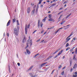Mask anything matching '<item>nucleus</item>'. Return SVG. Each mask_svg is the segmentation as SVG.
<instances>
[{"mask_svg": "<svg viewBox=\"0 0 77 77\" xmlns=\"http://www.w3.org/2000/svg\"><path fill=\"white\" fill-rule=\"evenodd\" d=\"M30 27V24H29L28 25H27V24H26V27H25V34H27V29H29V27Z\"/></svg>", "mask_w": 77, "mask_h": 77, "instance_id": "nucleus-1", "label": "nucleus"}, {"mask_svg": "<svg viewBox=\"0 0 77 77\" xmlns=\"http://www.w3.org/2000/svg\"><path fill=\"white\" fill-rule=\"evenodd\" d=\"M14 32L15 35H16V36H17V35H18V30H17V28H14Z\"/></svg>", "mask_w": 77, "mask_h": 77, "instance_id": "nucleus-2", "label": "nucleus"}, {"mask_svg": "<svg viewBox=\"0 0 77 77\" xmlns=\"http://www.w3.org/2000/svg\"><path fill=\"white\" fill-rule=\"evenodd\" d=\"M46 63H47V62L42 63L40 65V68H42V66H43V65H44L46 64Z\"/></svg>", "mask_w": 77, "mask_h": 77, "instance_id": "nucleus-3", "label": "nucleus"}, {"mask_svg": "<svg viewBox=\"0 0 77 77\" xmlns=\"http://www.w3.org/2000/svg\"><path fill=\"white\" fill-rule=\"evenodd\" d=\"M63 50H61V51H60L58 54V56H59L60 54H61L62 53V52H63Z\"/></svg>", "mask_w": 77, "mask_h": 77, "instance_id": "nucleus-4", "label": "nucleus"}, {"mask_svg": "<svg viewBox=\"0 0 77 77\" xmlns=\"http://www.w3.org/2000/svg\"><path fill=\"white\" fill-rule=\"evenodd\" d=\"M30 8L29 7L28 8V10L27 11V12L28 14H29V13H30Z\"/></svg>", "mask_w": 77, "mask_h": 77, "instance_id": "nucleus-5", "label": "nucleus"}, {"mask_svg": "<svg viewBox=\"0 0 77 77\" xmlns=\"http://www.w3.org/2000/svg\"><path fill=\"white\" fill-rule=\"evenodd\" d=\"M52 56H50L48 58L46 59L45 60V61H47V60H48L50 59L52 57Z\"/></svg>", "mask_w": 77, "mask_h": 77, "instance_id": "nucleus-6", "label": "nucleus"}, {"mask_svg": "<svg viewBox=\"0 0 77 77\" xmlns=\"http://www.w3.org/2000/svg\"><path fill=\"white\" fill-rule=\"evenodd\" d=\"M10 23H11V20H9V21H8V22L7 24V26H9Z\"/></svg>", "mask_w": 77, "mask_h": 77, "instance_id": "nucleus-7", "label": "nucleus"}, {"mask_svg": "<svg viewBox=\"0 0 77 77\" xmlns=\"http://www.w3.org/2000/svg\"><path fill=\"white\" fill-rule=\"evenodd\" d=\"M26 51L27 54H29L30 53V51H29V49H26Z\"/></svg>", "mask_w": 77, "mask_h": 77, "instance_id": "nucleus-8", "label": "nucleus"}, {"mask_svg": "<svg viewBox=\"0 0 77 77\" xmlns=\"http://www.w3.org/2000/svg\"><path fill=\"white\" fill-rule=\"evenodd\" d=\"M15 17L14 16V19H13V23H14L16 21V20L15 19Z\"/></svg>", "mask_w": 77, "mask_h": 77, "instance_id": "nucleus-9", "label": "nucleus"}, {"mask_svg": "<svg viewBox=\"0 0 77 77\" xmlns=\"http://www.w3.org/2000/svg\"><path fill=\"white\" fill-rule=\"evenodd\" d=\"M77 66V64L75 63L74 64V66L73 67V69H75V68H76Z\"/></svg>", "mask_w": 77, "mask_h": 77, "instance_id": "nucleus-10", "label": "nucleus"}, {"mask_svg": "<svg viewBox=\"0 0 77 77\" xmlns=\"http://www.w3.org/2000/svg\"><path fill=\"white\" fill-rule=\"evenodd\" d=\"M26 38L25 37H24V38H23V43H24V42H26Z\"/></svg>", "mask_w": 77, "mask_h": 77, "instance_id": "nucleus-11", "label": "nucleus"}, {"mask_svg": "<svg viewBox=\"0 0 77 77\" xmlns=\"http://www.w3.org/2000/svg\"><path fill=\"white\" fill-rule=\"evenodd\" d=\"M38 26L39 27L40 26V20H38Z\"/></svg>", "mask_w": 77, "mask_h": 77, "instance_id": "nucleus-12", "label": "nucleus"}, {"mask_svg": "<svg viewBox=\"0 0 77 77\" xmlns=\"http://www.w3.org/2000/svg\"><path fill=\"white\" fill-rule=\"evenodd\" d=\"M70 39H71V38H67V39H66V42H65V44H66V43L67 42H68V41H69V40H70Z\"/></svg>", "mask_w": 77, "mask_h": 77, "instance_id": "nucleus-13", "label": "nucleus"}, {"mask_svg": "<svg viewBox=\"0 0 77 77\" xmlns=\"http://www.w3.org/2000/svg\"><path fill=\"white\" fill-rule=\"evenodd\" d=\"M48 21H54V19L52 18H50L48 20Z\"/></svg>", "mask_w": 77, "mask_h": 77, "instance_id": "nucleus-14", "label": "nucleus"}, {"mask_svg": "<svg viewBox=\"0 0 77 77\" xmlns=\"http://www.w3.org/2000/svg\"><path fill=\"white\" fill-rule=\"evenodd\" d=\"M73 60H77V59H76V58H75V55L74 56L73 58Z\"/></svg>", "mask_w": 77, "mask_h": 77, "instance_id": "nucleus-15", "label": "nucleus"}, {"mask_svg": "<svg viewBox=\"0 0 77 77\" xmlns=\"http://www.w3.org/2000/svg\"><path fill=\"white\" fill-rule=\"evenodd\" d=\"M33 67V66H31L29 69H28V70H31L32 68Z\"/></svg>", "mask_w": 77, "mask_h": 77, "instance_id": "nucleus-16", "label": "nucleus"}, {"mask_svg": "<svg viewBox=\"0 0 77 77\" xmlns=\"http://www.w3.org/2000/svg\"><path fill=\"white\" fill-rule=\"evenodd\" d=\"M30 75L32 77H35V76L33 75L32 74V73H30Z\"/></svg>", "mask_w": 77, "mask_h": 77, "instance_id": "nucleus-17", "label": "nucleus"}, {"mask_svg": "<svg viewBox=\"0 0 77 77\" xmlns=\"http://www.w3.org/2000/svg\"><path fill=\"white\" fill-rule=\"evenodd\" d=\"M30 45H32V39H31V40H30Z\"/></svg>", "mask_w": 77, "mask_h": 77, "instance_id": "nucleus-18", "label": "nucleus"}, {"mask_svg": "<svg viewBox=\"0 0 77 77\" xmlns=\"http://www.w3.org/2000/svg\"><path fill=\"white\" fill-rule=\"evenodd\" d=\"M8 70L9 72H11V69H10V66L9 65L8 66Z\"/></svg>", "mask_w": 77, "mask_h": 77, "instance_id": "nucleus-19", "label": "nucleus"}, {"mask_svg": "<svg viewBox=\"0 0 77 77\" xmlns=\"http://www.w3.org/2000/svg\"><path fill=\"white\" fill-rule=\"evenodd\" d=\"M72 35V34H71L66 38V39H68V38H69Z\"/></svg>", "mask_w": 77, "mask_h": 77, "instance_id": "nucleus-20", "label": "nucleus"}, {"mask_svg": "<svg viewBox=\"0 0 77 77\" xmlns=\"http://www.w3.org/2000/svg\"><path fill=\"white\" fill-rule=\"evenodd\" d=\"M65 22V21H63V22H62L60 24H61V25H62V24H64V23Z\"/></svg>", "mask_w": 77, "mask_h": 77, "instance_id": "nucleus-21", "label": "nucleus"}, {"mask_svg": "<svg viewBox=\"0 0 77 77\" xmlns=\"http://www.w3.org/2000/svg\"><path fill=\"white\" fill-rule=\"evenodd\" d=\"M59 50H57L54 53H53V54H56V53H57V52H58V51H59Z\"/></svg>", "mask_w": 77, "mask_h": 77, "instance_id": "nucleus-22", "label": "nucleus"}, {"mask_svg": "<svg viewBox=\"0 0 77 77\" xmlns=\"http://www.w3.org/2000/svg\"><path fill=\"white\" fill-rule=\"evenodd\" d=\"M52 16V15L51 14H49L48 17L49 18H51V17Z\"/></svg>", "mask_w": 77, "mask_h": 77, "instance_id": "nucleus-23", "label": "nucleus"}, {"mask_svg": "<svg viewBox=\"0 0 77 77\" xmlns=\"http://www.w3.org/2000/svg\"><path fill=\"white\" fill-rule=\"evenodd\" d=\"M69 45V44H68V43H67L66 45V47H68Z\"/></svg>", "mask_w": 77, "mask_h": 77, "instance_id": "nucleus-24", "label": "nucleus"}, {"mask_svg": "<svg viewBox=\"0 0 77 77\" xmlns=\"http://www.w3.org/2000/svg\"><path fill=\"white\" fill-rule=\"evenodd\" d=\"M75 54H77V47L75 48Z\"/></svg>", "mask_w": 77, "mask_h": 77, "instance_id": "nucleus-25", "label": "nucleus"}, {"mask_svg": "<svg viewBox=\"0 0 77 77\" xmlns=\"http://www.w3.org/2000/svg\"><path fill=\"white\" fill-rule=\"evenodd\" d=\"M42 0H39V2H38L39 4H41V1Z\"/></svg>", "mask_w": 77, "mask_h": 77, "instance_id": "nucleus-26", "label": "nucleus"}, {"mask_svg": "<svg viewBox=\"0 0 77 77\" xmlns=\"http://www.w3.org/2000/svg\"><path fill=\"white\" fill-rule=\"evenodd\" d=\"M35 9H34L32 10V13H33V14H34V12H35Z\"/></svg>", "mask_w": 77, "mask_h": 77, "instance_id": "nucleus-27", "label": "nucleus"}, {"mask_svg": "<svg viewBox=\"0 0 77 77\" xmlns=\"http://www.w3.org/2000/svg\"><path fill=\"white\" fill-rule=\"evenodd\" d=\"M70 48H69V47H68L66 49V51L68 50H69V49Z\"/></svg>", "mask_w": 77, "mask_h": 77, "instance_id": "nucleus-28", "label": "nucleus"}, {"mask_svg": "<svg viewBox=\"0 0 77 77\" xmlns=\"http://www.w3.org/2000/svg\"><path fill=\"white\" fill-rule=\"evenodd\" d=\"M73 77H77V75H73Z\"/></svg>", "mask_w": 77, "mask_h": 77, "instance_id": "nucleus-29", "label": "nucleus"}, {"mask_svg": "<svg viewBox=\"0 0 77 77\" xmlns=\"http://www.w3.org/2000/svg\"><path fill=\"white\" fill-rule=\"evenodd\" d=\"M71 14H72V13H70L69 14H68V15H67V16H68V17H69L70 16V15H71Z\"/></svg>", "mask_w": 77, "mask_h": 77, "instance_id": "nucleus-30", "label": "nucleus"}, {"mask_svg": "<svg viewBox=\"0 0 77 77\" xmlns=\"http://www.w3.org/2000/svg\"><path fill=\"white\" fill-rule=\"evenodd\" d=\"M42 21H44V22H45V21H46V19H44L42 20Z\"/></svg>", "mask_w": 77, "mask_h": 77, "instance_id": "nucleus-31", "label": "nucleus"}, {"mask_svg": "<svg viewBox=\"0 0 77 77\" xmlns=\"http://www.w3.org/2000/svg\"><path fill=\"white\" fill-rule=\"evenodd\" d=\"M59 30H60L59 29L55 33H57V32H59Z\"/></svg>", "mask_w": 77, "mask_h": 77, "instance_id": "nucleus-32", "label": "nucleus"}, {"mask_svg": "<svg viewBox=\"0 0 77 77\" xmlns=\"http://www.w3.org/2000/svg\"><path fill=\"white\" fill-rule=\"evenodd\" d=\"M27 47H29V45H27L25 47V49L27 48Z\"/></svg>", "mask_w": 77, "mask_h": 77, "instance_id": "nucleus-33", "label": "nucleus"}, {"mask_svg": "<svg viewBox=\"0 0 77 77\" xmlns=\"http://www.w3.org/2000/svg\"><path fill=\"white\" fill-rule=\"evenodd\" d=\"M42 25H43V24H42V23H40V26L41 27H42Z\"/></svg>", "mask_w": 77, "mask_h": 77, "instance_id": "nucleus-34", "label": "nucleus"}, {"mask_svg": "<svg viewBox=\"0 0 77 77\" xmlns=\"http://www.w3.org/2000/svg\"><path fill=\"white\" fill-rule=\"evenodd\" d=\"M55 70L54 69L52 71V72L51 73V74H53V72H54V71Z\"/></svg>", "mask_w": 77, "mask_h": 77, "instance_id": "nucleus-35", "label": "nucleus"}, {"mask_svg": "<svg viewBox=\"0 0 77 77\" xmlns=\"http://www.w3.org/2000/svg\"><path fill=\"white\" fill-rule=\"evenodd\" d=\"M64 74V71H63V72H62L61 73V74L62 75H63V74Z\"/></svg>", "mask_w": 77, "mask_h": 77, "instance_id": "nucleus-36", "label": "nucleus"}, {"mask_svg": "<svg viewBox=\"0 0 77 77\" xmlns=\"http://www.w3.org/2000/svg\"><path fill=\"white\" fill-rule=\"evenodd\" d=\"M61 67H62V65H60L58 66V68L59 69L60 68H61Z\"/></svg>", "mask_w": 77, "mask_h": 77, "instance_id": "nucleus-37", "label": "nucleus"}, {"mask_svg": "<svg viewBox=\"0 0 77 77\" xmlns=\"http://www.w3.org/2000/svg\"><path fill=\"white\" fill-rule=\"evenodd\" d=\"M63 9V8H61L59 9V10H62V9Z\"/></svg>", "mask_w": 77, "mask_h": 77, "instance_id": "nucleus-38", "label": "nucleus"}, {"mask_svg": "<svg viewBox=\"0 0 77 77\" xmlns=\"http://www.w3.org/2000/svg\"><path fill=\"white\" fill-rule=\"evenodd\" d=\"M72 63V61H70V66H71V63Z\"/></svg>", "mask_w": 77, "mask_h": 77, "instance_id": "nucleus-39", "label": "nucleus"}, {"mask_svg": "<svg viewBox=\"0 0 77 77\" xmlns=\"http://www.w3.org/2000/svg\"><path fill=\"white\" fill-rule=\"evenodd\" d=\"M17 65H18V66H20V63H17Z\"/></svg>", "mask_w": 77, "mask_h": 77, "instance_id": "nucleus-40", "label": "nucleus"}, {"mask_svg": "<svg viewBox=\"0 0 77 77\" xmlns=\"http://www.w3.org/2000/svg\"><path fill=\"white\" fill-rule=\"evenodd\" d=\"M29 39H28L27 41H30V36H29Z\"/></svg>", "mask_w": 77, "mask_h": 77, "instance_id": "nucleus-41", "label": "nucleus"}, {"mask_svg": "<svg viewBox=\"0 0 77 77\" xmlns=\"http://www.w3.org/2000/svg\"><path fill=\"white\" fill-rule=\"evenodd\" d=\"M38 8H37L36 9V12H38Z\"/></svg>", "mask_w": 77, "mask_h": 77, "instance_id": "nucleus-42", "label": "nucleus"}, {"mask_svg": "<svg viewBox=\"0 0 77 77\" xmlns=\"http://www.w3.org/2000/svg\"><path fill=\"white\" fill-rule=\"evenodd\" d=\"M54 26H52L50 28V29H53V28H54Z\"/></svg>", "mask_w": 77, "mask_h": 77, "instance_id": "nucleus-43", "label": "nucleus"}, {"mask_svg": "<svg viewBox=\"0 0 77 77\" xmlns=\"http://www.w3.org/2000/svg\"><path fill=\"white\" fill-rule=\"evenodd\" d=\"M31 6H33L34 5V4L31 3Z\"/></svg>", "mask_w": 77, "mask_h": 77, "instance_id": "nucleus-44", "label": "nucleus"}, {"mask_svg": "<svg viewBox=\"0 0 77 77\" xmlns=\"http://www.w3.org/2000/svg\"><path fill=\"white\" fill-rule=\"evenodd\" d=\"M39 3H38V4H37V8H39V6H38V5H39Z\"/></svg>", "mask_w": 77, "mask_h": 77, "instance_id": "nucleus-45", "label": "nucleus"}, {"mask_svg": "<svg viewBox=\"0 0 77 77\" xmlns=\"http://www.w3.org/2000/svg\"><path fill=\"white\" fill-rule=\"evenodd\" d=\"M36 31H37V30H35V31L33 32V33H35V32H36Z\"/></svg>", "mask_w": 77, "mask_h": 77, "instance_id": "nucleus-46", "label": "nucleus"}, {"mask_svg": "<svg viewBox=\"0 0 77 77\" xmlns=\"http://www.w3.org/2000/svg\"><path fill=\"white\" fill-rule=\"evenodd\" d=\"M73 51V49H72L70 50V51Z\"/></svg>", "mask_w": 77, "mask_h": 77, "instance_id": "nucleus-47", "label": "nucleus"}, {"mask_svg": "<svg viewBox=\"0 0 77 77\" xmlns=\"http://www.w3.org/2000/svg\"><path fill=\"white\" fill-rule=\"evenodd\" d=\"M57 57V55H56V56H55V57H54V58H56V57Z\"/></svg>", "mask_w": 77, "mask_h": 77, "instance_id": "nucleus-48", "label": "nucleus"}, {"mask_svg": "<svg viewBox=\"0 0 77 77\" xmlns=\"http://www.w3.org/2000/svg\"><path fill=\"white\" fill-rule=\"evenodd\" d=\"M49 68L48 67H47L46 69H45V70H47Z\"/></svg>", "mask_w": 77, "mask_h": 77, "instance_id": "nucleus-49", "label": "nucleus"}, {"mask_svg": "<svg viewBox=\"0 0 77 77\" xmlns=\"http://www.w3.org/2000/svg\"><path fill=\"white\" fill-rule=\"evenodd\" d=\"M67 3V2H66V1H65V2L63 3V4H65V3Z\"/></svg>", "mask_w": 77, "mask_h": 77, "instance_id": "nucleus-50", "label": "nucleus"}, {"mask_svg": "<svg viewBox=\"0 0 77 77\" xmlns=\"http://www.w3.org/2000/svg\"><path fill=\"white\" fill-rule=\"evenodd\" d=\"M65 56H63L62 58L63 59H65Z\"/></svg>", "mask_w": 77, "mask_h": 77, "instance_id": "nucleus-51", "label": "nucleus"}, {"mask_svg": "<svg viewBox=\"0 0 77 77\" xmlns=\"http://www.w3.org/2000/svg\"><path fill=\"white\" fill-rule=\"evenodd\" d=\"M54 5H56V4H52V6H54Z\"/></svg>", "mask_w": 77, "mask_h": 77, "instance_id": "nucleus-52", "label": "nucleus"}, {"mask_svg": "<svg viewBox=\"0 0 77 77\" xmlns=\"http://www.w3.org/2000/svg\"><path fill=\"white\" fill-rule=\"evenodd\" d=\"M72 70H73V69L72 68L71 70H70V72H72Z\"/></svg>", "mask_w": 77, "mask_h": 77, "instance_id": "nucleus-53", "label": "nucleus"}, {"mask_svg": "<svg viewBox=\"0 0 77 77\" xmlns=\"http://www.w3.org/2000/svg\"><path fill=\"white\" fill-rule=\"evenodd\" d=\"M39 41H40V39H38V40L37 41V42H39Z\"/></svg>", "mask_w": 77, "mask_h": 77, "instance_id": "nucleus-54", "label": "nucleus"}, {"mask_svg": "<svg viewBox=\"0 0 77 77\" xmlns=\"http://www.w3.org/2000/svg\"><path fill=\"white\" fill-rule=\"evenodd\" d=\"M65 68H66V67H65V66H64L63 68V69H65Z\"/></svg>", "mask_w": 77, "mask_h": 77, "instance_id": "nucleus-55", "label": "nucleus"}, {"mask_svg": "<svg viewBox=\"0 0 77 77\" xmlns=\"http://www.w3.org/2000/svg\"><path fill=\"white\" fill-rule=\"evenodd\" d=\"M7 36H9V33H7Z\"/></svg>", "mask_w": 77, "mask_h": 77, "instance_id": "nucleus-56", "label": "nucleus"}, {"mask_svg": "<svg viewBox=\"0 0 77 77\" xmlns=\"http://www.w3.org/2000/svg\"><path fill=\"white\" fill-rule=\"evenodd\" d=\"M68 17H69L68 15H67L66 17V19H67V18H68Z\"/></svg>", "mask_w": 77, "mask_h": 77, "instance_id": "nucleus-57", "label": "nucleus"}, {"mask_svg": "<svg viewBox=\"0 0 77 77\" xmlns=\"http://www.w3.org/2000/svg\"><path fill=\"white\" fill-rule=\"evenodd\" d=\"M68 17H69L68 15H67L66 17V19H67V18H68Z\"/></svg>", "mask_w": 77, "mask_h": 77, "instance_id": "nucleus-58", "label": "nucleus"}, {"mask_svg": "<svg viewBox=\"0 0 77 77\" xmlns=\"http://www.w3.org/2000/svg\"><path fill=\"white\" fill-rule=\"evenodd\" d=\"M36 55V56H38V55H39V54H36V55Z\"/></svg>", "mask_w": 77, "mask_h": 77, "instance_id": "nucleus-59", "label": "nucleus"}, {"mask_svg": "<svg viewBox=\"0 0 77 77\" xmlns=\"http://www.w3.org/2000/svg\"><path fill=\"white\" fill-rule=\"evenodd\" d=\"M17 56L18 58V54H17Z\"/></svg>", "mask_w": 77, "mask_h": 77, "instance_id": "nucleus-60", "label": "nucleus"}, {"mask_svg": "<svg viewBox=\"0 0 77 77\" xmlns=\"http://www.w3.org/2000/svg\"><path fill=\"white\" fill-rule=\"evenodd\" d=\"M44 40H42V41H41V42H44Z\"/></svg>", "mask_w": 77, "mask_h": 77, "instance_id": "nucleus-61", "label": "nucleus"}, {"mask_svg": "<svg viewBox=\"0 0 77 77\" xmlns=\"http://www.w3.org/2000/svg\"><path fill=\"white\" fill-rule=\"evenodd\" d=\"M36 56H37L36 55H35V56H34V57L35 58V57H36Z\"/></svg>", "mask_w": 77, "mask_h": 77, "instance_id": "nucleus-62", "label": "nucleus"}, {"mask_svg": "<svg viewBox=\"0 0 77 77\" xmlns=\"http://www.w3.org/2000/svg\"><path fill=\"white\" fill-rule=\"evenodd\" d=\"M75 74H77V72H75Z\"/></svg>", "mask_w": 77, "mask_h": 77, "instance_id": "nucleus-63", "label": "nucleus"}, {"mask_svg": "<svg viewBox=\"0 0 77 77\" xmlns=\"http://www.w3.org/2000/svg\"><path fill=\"white\" fill-rule=\"evenodd\" d=\"M63 29V27H61V28H59V29L60 30V29Z\"/></svg>", "mask_w": 77, "mask_h": 77, "instance_id": "nucleus-64", "label": "nucleus"}]
</instances>
